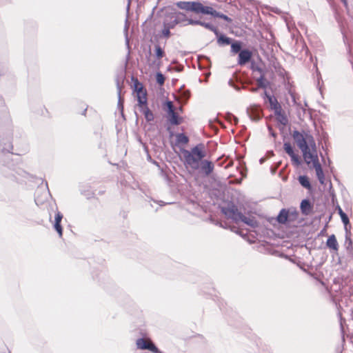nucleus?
<instances>
[{
  "instance_id": "obj_1",
  "label": "nucleus",
  "mask_w": 353,
  "mask_h": 353,
  "mask_svg": "<svg viewBox=\"0 0 353 353\" xmlns=\"http://www.w3.org/2000/svg\"><path fill=\"white\" fill-rule=\"evenodd\" d=\"M12 121L4 99L0 96V175L19 184L33 181L36 176L17 167L12 156L13 152Z\"/></svg>"
},
{
  "instance_id": "obj_2",
  "label": "nucleus",
  "mask_w": 353,
  "mask_h": 353,
  "mask_svg": "<svg viewBox=\"0 0 353 353\" xmlns=\"http://www.w3.org/2000/svg\"><path fill=\"white\" fill-rule=\"evenodd\" d=\"M181 151L183 155L184 163L194 170H199L205 176L211 174L214 165L212 161L203 159L206 156L205 146L203 143H199L193 147L190 151L182 148Z\"/></svg>"
},
{
  "instance_id": "obj_3",
  "label": "nucleus",
  "mask_w": 353,
  "mask_h": 353,
  "mask_svg": "<svg viewBox=\"0 0 353 353\" xmlns=\"http://www.w3.org/2000/svg\"><path fill=\"white\" fill-rule=\"evenodd\" d=\"M221 212L228 219H232L236 223L243 222L253 228L259 226V221L255 217H248L239 211L237 206L232 202L228 203L227 206L221 208Z\"/></svg>"
},
{
  "instance_id": "obj_4",
  "label": "nucleus",
  "mask_w": 353,
  "mask_h": 353,
  "mask_svg": "<svg viewBox=\"0 0 353 353\" xmlns=\"http://www.w3.org/2000/svg\"><path fill=\"white\" fill-rule=\"evenodd\" d=\"M134 90L137 94V105L140 108V111L144 114L145 120L148 122L154 121V114L148 105L146 90L143 89V85L137 79L134 83Z\"/></svg>"
},
{
  "instance_id": "obj_5",
  "label": "nucleus",
  "mask_w": 353,
  "mask_h": 353,
  "mask_svg": "<svg viewBox=\"0 0 353 353\" xmlns=\"http://www.w3.org/2000/svg\"><path fill=\"white\" fill-rule=\"evenodd\" d=\"M336 19L343 35V40L346 46L347 53L351 56L352 54V48L349 37L353 30V26L351 23H348L345 19L340 16H336Z\"/></svg>"
},
{
  "instance_id": "obj_6",
  "label": "nucleus",
  "mask_w": 353,
  "mask_h": 353,
  "mask_svg": "<svg viewBox=\"0 0 353 353\" xmlns=\"http://www.w3.org/2000/svg\"><path fill=\"white\" fill-rule=\"evenodd\" d=\"M176 6L186 11H191L196 14H200L202 3L199 1H178Z\"/></svg>"
},
{
  "instance_id": "obj_7",
  "label": "nucleus",
  "mask_w": 353,
  "mask_h": 353,
  "mask_svg": "<svg viewBox=\"0 0 353 353\" xmlns=\"http://www.w3.org/2000/svg\"><path fill=\"white\" fill-rule=\"evenodd\" d=\"M310 135L304 132V134L297 130H294L292 132V138L297 146L301 150H303L308 145L307 137Z\"/></svg>"
},
{
  "instance_id": "obj_8",
  "label": "nucleus",
  "mask_w": 353,
  "mask_h": 353,
  "mask_svg": "<svg viewBox=\"0 0 353 353\" xmlns=\"http://www.w3.org/2000/svg\"><path fill=\"white\" fill-rule=\"evenodd\" d=\"M285 152L290 157L292 163L295 166H299L302 164V160L299 154H296L294 148L290 142H285L283 144Z\"/></svg>"
},
{
  "instance_id": "obj_9",
  "label": "nucleus",
  "mask_w": 353,
  "mask_h": 353,
  "mask_svg": "<svg viewBox=\"0 0 353 353\" xmlns=\"http://www.w3.org/2000/svg\"><path fill=\"white\" fill-rule=\"evenodd\" d=\"M252 52L248 48H244L238 54L237 63L239 65L243 66L250 63L252 60Z\"/></svg>"
},
{
  "instance_id": "obj_10",
  "label": "nucleus",
  "mask_w": 353,
  "mask_h": 353,
  "mask_svg": "<svg viewBox=\"0 0 353 353\" xmlns=\"http://www.w3.org/2000/svg\"><path fill=\"white\" fill-rule=\"evenodd\" d=\"M247 114L252 121H257L263 117L261 108L258 105H253L247 108Z\"/></svg>"
},
{
  "instance_id": "obj_11",
  "label": "nucleus",
  "mask_w": 353,
  "mask_h": 353,
  "mask_svg": "<svg viewBox=\"0 0 353 353\" xmlns=\"http://www.w3.org/2000/svg\"><path fill=\"white\" fill-rule=\"evenodd\" d=\"M314 204L309 199H304L300 203V210L304 216H308L313 212Z\"/></svg>"
},
{
  "instance_id": "obj_12",
  "label": "nucleus",
  "mask_w": 353,
  "mask_h": 353,
  "mask_svg": "<svg viewBox=\"0 0 353 353\" xmlns=\"http://www.w3.org/2000/svg\"><path fill=\"white\" fill-rule=\"evenodd\" d=\"M313 167L315 169L316 175L319 183L321 185H323L325 183V174L322 169V167L319 163V159H314Z\"/></svg>"
},
{
  "instance_id": "obj_13",
  "label": "nucleus",
  "mask_w": 353,
  "mask_h": 353,
  "mask_svg": "<svg viewBox=\"0 0 353 353\" xmlns=\"http://www.w3.org/2000/svg\"><path fill=\"white\" fill-rule=\"evenodd\" d=\"M62 219H63V214H61V212L58 211L55 214L53 228L57 231V232L58 233L59 236L60 238L62 237V235H63V228L61 225Z\"/></svg>"
},
{
  "instance_id": "obj_14",
  "label": "nucleus",
  "mask_w": 353,
  "mask_h": 353,
  "mask_svg": "<svg viewBox=\"0 0 353 353\" xmlns=\"http://www.w3.org/2000/svg\"><path fill=\"white\" fill-rule=\"evenodd\" d=\"M276 221L281 224L290 223V210L285 208L281 209L276 216Z\"/></svg>"
},
{
  "instance_id": "obj_15",
  "label": "nucleus",
  "mask_w": 353,
  "mask_h": 353,
  "mask_svg": "<svg viewBox=\"0 0 353 353\" xmlns=\"http://www.w3.org/2000/svg\"><path fill=\"white\" fill-rule=\"evenodd\" d=\"M301 152L303 153L304 160L307 164H310V161H312V165H314V159H319L317 154H314V152H312L308 145L305 149L301 150Z\"/></svg>"
},
{
  "instance_id": "obj_16",
  "label": "nucleus",
  "mask_w": 353,
  "mask_h": 353,
  "mask_svg": "<svg viewBox=\"0 0 353 353\" xmlns=\"http://www.w3.org/2000/svg\"><path fill=\"white\" fill-rule=\"evenodd\" d=\"M183 88V86L181 87L180 92L175 97V99L181 103H185L190 97V92L188 90H184Z\"/></svg>"
},
{
  "instance_id": "obj_17",
  "label": "nucleus",
  "mask_w": 353,
  "mask_h": 353,
  "mask_svg": "<svg viewBox=\"0 0 353 353\" xmlns=\"http://www.w3.org/2000/svg\"><path fill=\"white\" fill-rule=\"evenodd\" d=\"M116 85H117V94H118L117 106H118V108L121 111V115L123 117V102H124V101L121 97L122 85L120 83V79H119V77H117L116 79Z\"/></svg>"
},
{
  "instance_id": "obj_18",
  "label": "nucleus",
  "mask_w": 353,
  "mask_h": 353,
  "mask_svg": "<svg viewBox=\"0 0 353 353\" xmlns=\"http://www.w3.org/2000/svg\"><path fill=\"white\" fill-rule=\"evenodd\" d=\"M217 39V43L221 46L230 45L233 39L230 37H227L225 34L221 33L219 30H217V34H215Z\"/></svg>"
},
{
  "instance_id": "obj_19",
  "label": "nucleus",
  "mask_w": 353,
  "mask_h": 353,
  "mask_svg": "<svg viewBox=\"0 0 353 353\" xmlns=\"http://www.w3.org/2000/svg\"><path fill=\"white\" fill-rule=\"evenodd\" d=\"M200 14H210L212 17L220 18L222 13L216 11L212 7L203 6L202 4Z\"/></svg>"
},
{
  "instance_id": "obj_20",
  "label": "nucleus",
  "mask_w": 353,
  "mask_h": 353,
  "mask_svg": "<svg viewBox=\"0 0 353 353\" xmlns=\"http://www.w3.org/2000/svg\"><path fill=\"white\" fill-rule=\"evenodd\" d=\"M200 14H210L212 17L220 18L222 13L216 11L212 7L203 6L202 4Z\"/></svg>"
},
{
  "instance_id": "obj_21",
  "label": "nucleus",
  "mask_w": 353,
  "mask_h": 353,
  "mask_svg": "<svg viewBox=\"0 0 353 353\" xmlns=\"http://www.w3.org/2000/svg\"><path fill=\"white\" fill-rule=\"evenodd\" d=\"M168 120L171 125H179L182 123L183 118L174 111L168 114Z\"/></svg>"
},
{
  "instance_id": "obj_22",
  "label": "nucleus",
  "mask_w": 353,
  "mask_h": 353,
  "mask_svg": "<svg viewBox=\"0 0 353 353\" xmlns=\"http://www.w3.org/2000/svg\"><path fill=\"white\" fill-rule=\"evenodd\" d=\"M326 245L330 250H334L336 252L338 251L339 243L334 234H332L327 238Z\"/></svg>"
},
{
  "instance_id": "obj_23",
  "label": "nucleus",
  "mask_w": 353,
  "mask_h": 353,
  "mask_svg": "<svg viewBox=\"0 0 353 353\" xmlns=\"http://www.w3.org/2000/svg\"><path fill=\"white\" fill-rule=\"evenodd\" d=\"M268 101L270 105V108L274 110V112H279L278 110H282L281 104L279 103L277 99L274 96L269 97Z\"/></svg>"
},
{
  "instance_id": "obj_24",
  "label": "nucleus",
  "mask_w": 353,
  "mask_h": 353,
  "mask_svg": "<svg viewBox=\"0 0 353 353\" xmlns=\"http://www.w3.org/2000/svg\"><path fill=\"white\" fill-rule=\"evenodd\" d=\"M298 181L301 186L307 190L310 191L312 190V185L310 183L309 177L307 175H300L298 177Z\"/></svg>"
},
{
  "instance_id": "obj_25",
  "label": "nucleus",
  "mask_w": 353,
  "mask_h": 353,
  "mask_svg": "<svg viewBox=\"0 0 353 353\" xmlns=\"http://www.w3.org/2000/svg\"><path fill=\"white\" fill-rule=\"evenodd\" d=\"M150 341H151V340L150 339L146 340L143 338H139L136 341V345H137V349L141 350H147L148 348V345H149Z\"/></svg>"
},
{
  "instance_id": "obj_26",
  "label": "nucleus",
  "mask_w": 353,
  "mask_h": 353,
  "mask_svg": "<svg viewBox=\"0 0 353 353\" xmlns=\"http://www.w3.org/2000/svg\"><path fill=\"white\" fill-rule=\"evenodd\" d=\"M231 52L233 54H239L243 50V43L241 41H232L231 44Z\"/></svg>"
},
{
  "instance_id": "obj_27",
  "label": "nucleus",
  "mask_w": 353,
  "mask_h": 353,
  "mask_svg": "<svg viewBox=\"0 0 353 353\" xmlns=\"http://www.w3.org/2000/svg\"><path fill=\"white\" fill-rule=\"evenodd\" d=\"M279 112H275L274 114L276 117L277 121L283 125H286L288 123V119L287 116L283 112L282 110H278Z\"/></svg>"
},
{
  "instance_id": "obj_28",
  "label": "nucleus",
  "mask_w": 353,
  "mask_h": 353,
  "mask_svg": "<svg viewBox=\"0 0 353 353\" xmlns=\"http://www.w3.org/2000/svg\"><path fill=\"white\" fill-rule=\"evenodd\" d=\"M172 18H174L178 24H182L183 26L188 25L187 23H183L186 21L188 22V19L187 18L186 15L183 12H176L174 15L172 17Z\"/></svg>"
},
{
  "instance_id": "obj_29",
  "label": "nucleus",
  "mask_w": 353,
  "mask_h": 353,
  "mask_svg": "<svg viewBox=\"0 0 353 353\" xmlns=\"http://www.w3.org/2000/svg\"><path fill=\"white\" fill-rule=\"evenodd\" d=\"M258 86L261 88L266 89L270 85V82L265 77V72L260 74V77L256 79Z\"/></svg>"
},
{
  "instance_id": "obj_30",
  "label": "nucleus",
  "mask_w": 353,
  "mask_h": 353,
  "mask_svg": "<svg viewBox=\"0 0 353 353\" xmlns=\"http://www.w3.org/2000/svg\"><path fill=\"white\" fill-rule=\"evenodd\" d=\"M176 144H187L189 142V138L184 133H179L176 136Z\"/></svg>"
},
{
  "instance_id": "obj_31",
  "label": "nucleus",
  "mask_w": 353,
  "mask_h": 353,
  "mask_svg": "<svg viewBox=\"0 0 353 353\" xmlns=\"http://www.w3.org/2000/svg\"><path fill=\"white\" fill-rule=\"evenodd\" d=\"M128 28H129V24H128V18L125 19V27H124V34H125V45L128 49V57H129L130 55V39L128 37Z\"/></svg>"
},
{
  "instance_id": "obj_32",
  "label": "nucleus",
  "mask_w": 353,
  "mask_h": 353,
  "mask_svg": "<svg viewBox=\"0 0 353 353\" xmlns=\"http://www.w3.org/2000/svg\"><path fill=\"white\" fill-rule=\"evenodd\" d=\"M165 52L159 44H156L154 46V55L157 59H161L165 56Z\"/></svg>"
},
{
  "instance_id": "obj_33",
  "label": "nucleus",
  "mask_w": 353,
  "mask_h": 353,
  "mask_svg": "<svg viewBox=\"0 0 353 353\" xmlns=\"http://www.w3.org/2000/svg\"><path fill=\"white\" fill-rule=\"evenodd\" d=\"M345 246L347 252H351L353 250V241L351 236H345Z\"/></svg>"
},
{
  "instance_id": "obj_34",
  "label": "nucleus",
  "mask_w": 353,
  "mask_h": 353,
  "mask_svg": "<svg viewBox=\"0 0 353 353\" xmlns=\"http://www.w3.org/2000/svg\"><path fill=\"white\" fill-rule=\"evenodd\" d=\"M307 139H308V146L311 147V149H310L311 152H314V154H317L316 146V143H315L314 137L312 135H309L307 137Z\"/></svg>"
},
{
  "instance_id": "obj_35",
  "label": "nucleus",
  "mask_w": 353,
  "mask_h": 353,
  "mask_svg": "<svg viewBox=\"0 0 353 353\" xmlns=\"http://www.w3.org/2000/svg\"><path fill=\"white\" fill-rule=\"evenodd\" d=\"M201 26H203L206 29L213 32L214 34H217L218 28L214 26L212 23L204 22V21H201Z\"/></svg>"
},
{
  "instance_id": "obj_36",
  "label": "nucleus",
  "mask_w": 353,
  "mask_h": 353,
  "mask_svg": "<svg viewBox=\"0 0 353 353\" xmlns=\"http://www.w3.org/2000/svg\"><path fill=\"white\" fill-rule=\"evenodd\" d=\"M178 23H176L174 18H172L170 21H165L163 22V26H166L168 28L173 29Z\"/></svg>"
},
{
  "instance_id": "obj_37",
  "label": "nucleus",
  "mask_w": 353,
  "mask_h": 353,
  "mask_svg": "<svg viewBox=\"0 0 353 353\" xmlns=\"http://www.w3.org/2000/svg\"><path fill=\"white\" fill-rule=\"evenodd\" d=\"M250 63V68L253 72L257 71L260 74L264 72L263 70L260 66H259L253 59Z\"/></svg>"
},
{
  "instance_id": "obj_38",
  "label": "nucleus",
  "mask_w": 353,
  "mask_h": 353,
  "mask_svg": "<svg viewBox=\"0 0 353 353\" xmlns=\"http://www.w3.org/2000/svg\"><path fill=\"white\" fill-rule=\"evenodd\" d=\"M225 119L230 122V123H234V124H236L238 123V118L234 116V114H232V113L230 112H227L225 114Z\"/></svg>"
},
{
  "instance_id": "obj_39",
  "label": "nucleus",
  "mask_w": 353,
  "mask_h": 353,
  "mask_svg": "<svg viewBox=\"0 0 353 353\" xmlns=\"http://www.w3.org/2000/svg\"><path fill=\"white\" fill-rule=\"evenodd\" d=\"M155 78L156 81L159 85H162L164 84L165 78L161 72H157L156 73Z\"/></svg>"
},
{
  "instance_id": "obj_40",
  "label": "nucleus",
  "mask_w": 353,
  "mask_h": 353,
  "mask_svg": "<svg viewBox=\"0 0 353 353\" xmlns=\"http://www.w3.org/2000/svg\"><path fill=\"white\" fill-rule=\"evenodd\" d=\"M147 350L152 353H161V351L156 346V345L151 341Z\"/></svg>"
},
{
  "instance_id": "obj_41",
  "label": "nucleus",
  "mask_w": 353,
  "mask_h": 353,
  "mask_svg": "<svg viewBox=\"0 0 353 353\" xmlns=\"http://www.w3.org/2000/svg\"><path fill=\"white\" fill-rule=\"evenodd\" d=\"M165 105L168 114L174 111V108L171 101H166L165 103Z\"/></svg>"
},
{
  "instance_id": "obj_42",
  "label": "nucleus",
  "mask_w": 353,
  "mask_h": 353,
  "mask_svg": "<svg viewBox=\"0 0 353 353\" xmlns=\"http://www.w3.org/2000/svg\"><path fill=\"white\" fill-rule=\"evenodd\" d=\"M299 212L296 210H290V222L294 221L297 219Z\"/></svg>"
},
{
  "instance_id": "obj_43",
  "label": "nucleus",
  "mask_w": 353,
  "mask_h": 353,
  "mask_svg": "<svg viewBox=\"0 0 353 353\" xmlns=\"http://www.w3.org/2000/svg\"><path fill=\"white\" fill-rule=\"evenodd\" d=\"M162 35L165 38H169L171 35L170 29L166 26H163V28L161 30Z\"/></svg>"
},
{
  "instance_id": "obj_44",
  "label": "nucleus",
  "mask_w": 353,
  "mask_h": 353,
  "mask_svg": "<svg viewBox=\"0 0 353 353\" xmlns=\"http://www.w3.org/2000/svg\"><path fill=\"white\" fill-rule=\"evenodd\" d=\"M344 230L345 232V236H351V225L349 223H344Z\"/></svg>"
},
{
  "instance_id": "obj_45",
  "label": "nucleus",
  "mask_w": 353,
  "mask_h": 353,
  "mask_svg": "<svg viewBox=\"0 0 353 353\" xmlns=\"http://www.w3.org/2000/svg\"><path fill=\"white\" fill-rule=\"evenodd\" d=\"M201 20H196V19H188V22L187 24H189V25H199L201 26Z\"/></svg>"
},
{
  "instance_id": "obj_46",
  "label": "nucleus",
  "mask_w": 353,
  "mask_h": 353,
  "mask_svg": "<svg viewBox=\"0 0 353 353\" xmlns=\"http://www.w3.org/2000/svg\"><path fill=\"white\" fill-rule=\"evenodd\" d=\"M341 221L343 222V224L350 223V219H349V217L347 215V214H341Z\"/></svg>"
},
{
  "instance_id": "obj_47",
  "label": "nucleus",
  "mask_w": 353,
  "mask_h": 353,
  "mask_svg": "<svg viewBox=\"0 0 353 353\" xmlns=\"http://www.w3.org/2000/svg\"><path fill=\"white\" fill-rule=\"evenodd\" d=\"M268 130L269 131V133L270 136H272L274 138H276L277 136V134L274 132L272 127L271 125H268Z\"/></svg>"
},
{
  "instance_id": "obj_48",
  "label": "nucleus",
  "mask_w": 353,
  "mask_h": 353,
  "mask_svg": "<svg viewBox=\"0 0 353 353\" xmlns=\"http://www.w3.org/2000/svg\"><path fill=\"white\" fill-rule=\"evenodd\" d=\"M151 54H152V52H151V49H150V48H149V50H148V54L146 55V59H147V61H148V64H149L150 65H154V64H155V61H153V63H150Z\"/></svg>"
},
{
  "instance_id": "obj_49",
  "label": "nucleus",
  "mask_w": 353,
  "mask_h": 353,
  "mask_svg": "<svg viewBox=\"0 0 353 353\" xmlns=\"http://www.w3.org/2000/svg\"><path fill=\"white\" fill-rule=\"evenodd\" d=\"M220 19H223L224 21L228 23H230L232 21V19L223 13L221 14Z\"/></svg>"
},
{
  "instance_id": "obj_50",
  "label": "nucleus",
  "mask_w": 353,
  "mask_h": 353,
  "mask_svg": "<svg viewBox=\"0 0 353 353\" xmlns=\"http://www.w3.org/2000/svg\"><path fill=\"white\" fill-rule=\"evenodd\" d=\"M274 155V153L273 150H269V151H268L266 152V155H265L266 157L265 158L268 159V158H270L271 157H273Z\"/></svg>"
},
{
  "instance_id": "obj_51",
  "label": "nucleus",
  "mask_w": 353,
  "mask_h": 353,
  "mask_svg": "<svg viewBox=\"0 0 353 353\" xmlns=\"http://www.w3.org/2000/svg\"><path fill=\"white\" fill-rule=\"evenodd\" d=\"M228 83L230 86L233 87L235 90H240V88L238 87V86H234L233 84H232V79H230V81H228Z\"/></svg>"
},
{
  "instance_id": "obj_52",
  "label": "nucleus",
  "mask_w": 353,
  "mask_h": 353,
  "mask_svg": "<svg viewBox=\"0 0 353 353\" xmlns=\"http://www.w3.org/2000/svg\"><path fill=\"white\" fill-rule=\"evenodd\" d=\"M273 95L270 94L266 90L264 92V99L268 100L269 97H272Z\"/></svg>"
},
{
  "instance_id": "obj_53",
  "label": "nucleus",
  "mask_w": 353,
  "mask_h": 353,
  "mask_svg": "<svg viewBox=\"0 0 353 353\" xmlns=\"http://www.w3.org/2000/svg\"><path fill=\"white\" fill-rule=\"evenodd\" d=\"M15 205L14 204H12L10 206V214H14V212H13V210L14 208H15Z\"/></svg>"
},
{
  "instance_id": "obj_54",
  "label": "nucleus",
  "mask_w": 353,
  "mask_h": 353,
  "mask_svg": "<svg viewBox=\"0 0 353 353\" xmlns=\"http://www.w3.org/2000/svg\"><path fill=\"white\" fill-rule=\"evenodd\" d=\"M21 205H22V204H21V202H20V203H19V205L18 208H16V210H15V212H16V213H17V212H19H19H21Z\"/></svg>"
},
{
  "instance_id": "obj_55",
  "label": "nucleus",
  "mask_w": 353,
  "mask_h": 353,
  "mask_svg": "<svg viewBox=\"0 0 353 353\" xmlns=\"http://www.w3.org/2000/svg\"><path fill=\"white\" fill-rule=\"evenodd\" d=\"M320 157H321V159H322V161L324 163V164H325V155L322 153H320Z\"/></svg>"
},
{
  "instance_id": "obj_56",
  "label": "nucleus",
  "mask_w": 353,
  "mask_h": 353,
  "mask_svg": "<svg viewBox=\"0 0 353 353\" xmlns=\"http://www.w3.org/2000/svg\"><path fill=\"white\" fill-rule=\"evenodd\" d=\"M266 160V158L265 157H261L260 159H259V163L260 164H263Z\"/></svg>"
},
{
  "instance_id": "obj_57",
  "label": "nucleus",
  "mask_w": 353,
  "mask_h": 353,
  "mask_svg": "<svg viewBox=\"0 0 353 353\" xmlns=\"http://www.w3.org/2000/svg\"><path fill=\"white\" fill-rule=\"evenodd\" d=\"M339 214L340 217H341V214H345V213L342 210V209H341V208H339Z\"/></svg>"
},
{
  "instance_id": "obj_58",
  "label": "nucleus",
  "mask_w": 353,
  "mask_h": 353,
  "mask_svg": "<svg viewBox=\"0 0 353 353\" xmlns=\"http://www.w3.org/2000/svg\"><path fill=\"white\" fill-rule=\"evenodd\" d=\"M6 72V70H3L2 71H0V76L4 75Z\"/></svg>"
},
{
  "instance_id": "obj_59",
  "label": "nucleus",
  "mask_w": 353,
  "mask_h": 353,
  "mask_svg": "<svg viewBox=\"0 0 353 353\" xmlns=\"http://www.w3.org/2000/svg\"><path fill=\"white\" fill-rule=\"evenodd\" d=\"M345 7H347V0H341Z\"/></svg>"
},
{
  "instance_id": "obj_60",
  "label": "nucleus",
  "mask_w": 353,
  "mask_h": 353,
  "mask_svg": "<svg viewBox=\"0 0 353 353\" xmlns=\"http://www.w3.org/2000/svg\"><path fill=\"white\" fill-rule=\"evenodd\" d=\"M327 165H328V166H330V165H331V163H332V161H331L330 159V158H327Z\"/></svg>"
},
{
  "instance_id": "obj_61",
  "label": "nucleus",
  "mask_w": 353,
  "mask_h": 353,
  "mask_svg": "<svg viewBox=\"0 0 353 353\" xmlns=\"http://www.w3.org/2000/svg\"><path fill=\"white\" fill-rule=\"evenodd\" d=\"M204 59L208 61L209 62L210 61V59L208 57H205V56H203Z\"/></svg>"
},
{
  "instance_id": "obj_62",
  "label": "nucleus",
  "mask_w": 353,
  "mask_h": 353,
  "mask_svg": "<svg viewBox=\"0 0 353 353\" xmlns=\"http://www.w3.org/2000/svg\"><path fill=\"white\" fill-rule=\"evenodd\" d=\"M46 188L48 190V194H50V191H49V189H48V183L46 182Z\"/></svg>"
},
{
  "instance_id": "obj_63",
  "label": "nucleus",
  "mask_w": 353,
  "mask_h": 353,
  "mask_svg": "<svg viewBox=\"0 0 353 353\" xmlns=\"http://www.w3.org/2000/svg\"><path fill=\"white\" fill-rule=\"evenodd\" d=\"M164 204H165V203H164V202H163V201H160L159 205H160L161 206H163Z\"/></svg>"
},
{
  "instance_id": "obj_64",
  "label": "nucleus",
  "mask_w": 353,
  "mask_h": 353,
  "mask_svg": "<svg viewBox=\"0 0 353 353\" xmlns=\"http://www.w3.org/2000/svg\"><path fill=\"white\" fill-rule=\"evenodd\" d=\"M87 109H85L83 112V114H85V112H86Z\"/></svg>"
}]
</instances>
